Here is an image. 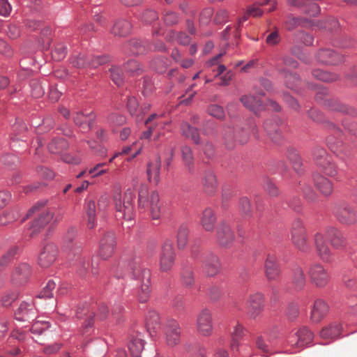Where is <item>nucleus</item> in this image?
Instances as JSON below:
<instances>
[{
	"label": "nucleus",
	"mask_w": 357,
	"mask_h": 357,
	"mask_svg": "<svg viewBox=\"0 0 357 357\" xmlns=\"http://www.w3.org/2000/svg\"><path fill=\"white\" fill-rule=\"evenodd\" d=\"M314 183L317 190L324 196H329L333 191V184L321 174L314 175Z\"/></svg>",
	"instance_id": "nucleus-27"
},
{
	"label": "nucleus",
	"mask_w": 357,
	"mask_h": 357,
	"mask_svg": "<svg viewBox=\"0 0 357 357\" xmlns=\"http://www.w3.org/2000/svg\"><path fill=\"white\" fill-rule=\"evenodd\" d=\"M197 328L198 332L204 336H209L213 332V318L211 312L203 309L197 315Z\"/></svg>",
	"instance_id": "nucleus-12"
},
{
	"label": "nucleus",
	"mask_w": 357,
	"mask_h": 357,
	"mask_svg": "<svg viewBox=\"0 0 357 357\" xmlns=\"http://www.w3.org/2000/svg\"><path fill=\"white\" fill-rule=\"evenodd\" d=\"M217 215L211 208H205L201 215L200 224L206 231L213 232L215 227Z\"/></svg>",
	"instance_id": "nucleus-26"
},
{
	"label": "nucleus",
	"mask_w": 357,
	"mask_h": 357,
	"mask_svg": "<svg viewBox=\"0 0 357 357\" xmlns=\"http://www.w3.org/2000/svg\"><path fill=\"white\" fill-rule=\"evenodd\" d=\"M181 281L186 287H191L193 284L195 279L192 267L188 266L182 270Z\"/></svg>",
	"instance_id": "nucleus-47"
},
{
	"label": "nucleus",
	"mask_w": 357,
	"mask_h": 357,
	"mask_svg": "<svg viewBox=\"0 0 357 357\" xmlns=\"http://www.w3.org/2000/svg\"><path fill=\"white\" fill-rule=\"evenodd\" d=\"M53 218L54 215L51 211L45 210L41 212L32 223L30 236L33 237L37 235Z\"/></svg>",
	"instance_id": "nucleus-22"
},
{
	"label": "nucleus",
	"mask_w": 357,
	"mask_h": 357,
	"mask_svg": "<svg viewBox=\"0 0 357 357\" xmlns=\"http://www.w3.org/2000/svg\"><path fill=\"white\" fill-rule=\"evenodd\" d=\"M181 151L182 160L184 163L186 171L189 174H192L195 172V162L191 148L185 145L181 146Z\"/></svg>",
	"instance_id": "nucleus-33"
},
{
	"label": "nucleus",
	"mask_w": 357,
	"mask_h": 357,
	"mask_svg": "<svg viewBox=\"0 0 357 357\" xmlns=\"http://www.w3.org/2000/svg\"><path fill=\"white\" fill-rule=\"evenodd\" d=\"M112 81L118 86L123 83L122 71L119 67H112L109 70Z\"/></svg>",
	"instance_id": "nucleus-57"
},
{
	"label": "nucleus",
	"mask_w": 357,
	"mask_h": 357,
	"mask_svg": "<svg viewBox=\"0 0 357 357\" xmlns=\"http://www.w3.org/2000/svg\"><path fill=\"white\" fill-rule=\"evenodd\" d=\"M135 197L134 192L128 189L122 198L121 195H116L113 198L116 210V217L118 219L131 220L134 218L133 200Z\"/></svg>",
	"instance_id": "nucleus-2"
},
{
	"label": "nucleus",
	"mask_w": 357,
	"mask_h": 357,
	"mask_svg": "<svg viewBox=\"0 0 357 357\" xmlns=\"http://www.w3.org/2000/svg\"><path fill=\"white\" fill-rule=\"evenodd\" d=\"M314 0H287L288 5L298 7L310 16H316L319 13V6Z\"/></svg>",
	"instance_id": "nucleus-23"
},
{
	"label": "nucleus",
	"mask_w": 357,
	"mask_h": 357,
	"mask_svg": "<svg viewBox=\"0 0 357 357\" xmlns=\"http://www.w3.org/2000/svg\"><path fill=\"white\" fill-rule=\"evenodd\" d=\"M314 160L316 164L320 167L324 163H327L331 165V160L326 154V151L320 147H317L313 151Z\"/></svg>",
	"instance_id": "nucleus-44"
},
{
	"label": "nucleus",
	"mask_w": 357,
	"mask_h": 357,
	"mask_svg": "<svg viewBox=\"0 0 357 357\" xmlns=\"http://www.w3.org/2000/svg\"><path fill=\"white\" fill-rule=\"evenodd\" d=\"M17 248L13 247L10 248L2 257L0 259V269L5 267L17 255Z\"/></svg>",
	"instance_id": "nucleus-53"
},
{
	"label": "nucleus",
	"mask_w": 357,
	"mask_h": 357,
	"mask_svg": "<svg viewBox=\"0 0 357 357\" xmlns=\"http://www.w3.org/2000/svg\"><path fill=\"white\" fill-rule=\"evenodd\" d=\"M325 232L328 240L334 248L341 250L347 246L346 238L342 232L337 228L328 227L326 229Z\"/></svg>",
	"instance_id": "nucleus-18"
},
{
	"label": "nucleus",
	"mask_w": 357,
	"mask_h": 357,
	"mask_svg": "<svg viewBox=\"0 0 357 357\" xmlns=\"http://www.w3.org/2000/svg\"><path fill=\"white\" fill-rule=\"evenodd\" d=\"M221 270V264L218 256L213 254L207 255L202 261V271L206 277H214Z\"/></svg>",
	"instance_id": "nucleus-15"
},
{
	"label": "nucleus",
	"mask_w": 357,
	"mask_h": 357,
	"mask_svg": "<svg viewBox=\"0 0 357 357\" xmlns=\"http://www.w3.org/2000/svg\"><path fill=\"white\" fill-rule=\"evenodd\" d=\"M308 275L312 284L318 288L325 287L331 280V275L328 269L319 263L310 266Z\"/></svg>",
	"instance_id": "nucleus-5"
},
{
	"label": "nucleus",
	"mask_w": 357,
	"mask_h": 357,
	"mask_svg": "<svg viewBox=\"0 0 357 357\" xmlns=\"http://www.w3.org/2000/svg\"><path fill=\"white\" fill-rule=\"evenodd\" d=\"M189 226L186 223L181 224L176 231V243L179 250L184 249L188 242Z\"/></svg>",
	"instance_id": "nucleus-36"
},
{
	"label": "nucleus",
	"mask_w": 357,
	"mask_h": 357,
	"mask_svg": "<svg viewBox=\"0 0 357 357\" xmlns=\"http://www.w3.org/2000/svg\"><path fill=\"white\" fill-rule=\"evenodd\" d=\"M222 138L225 146L228 149H233L237 143L235 130L230 126L223 127L222 130Z\"/></svg>",
	"instance_id": "nucleus-37"
},
{
	"label": "nucleus",
	"mask_w": 357,
	"mask_h": 357,
	"mask_svg": "<svg viewBox=\"0 0 357 357\" xmlns=\"http://www.w3.org/2000/svg\"><path fill=\"white\" fill-rule=\"evenodd\" d=\"M183 135L191 139L194 143L198 144L200 143V137L197 129L192 127L188 123L183 122L181 126Z\"/></svg>",
	"instance_id": "nucleus-41"
},
{
	"label": "nucleus",
	"mask_w": 357,
	"mask_h": 357,
	"mask_svg": "<svg viewBox=\"0 0 357 357\" xmlns=\"http://www.w3.org/2000/svg\"><path fill=\"white\" fill-rule=\"evenodd\" d=\"M86 226L88 229H93L96 226V204L94 201H89L86 208Z\"/></svg>",
	"instance_id": "nucleus-42"
},
{
	"label": "nucleus",
	"mask_w": 357,
	"mask_h": 357,
	"mask_svg": "<svg viewBox=\"0 0 357 357\" xmlns=\"http://www.w3.org/2000/svg\"><path fill=\"white\" fill-rule=\"evenodd\" d=\"M20 217V213L17 209H13L6 213L3 216L0 217V224L6 225L17 220Z\"/></svg>",
	"instance_id": "nucleus-51"
},
{
	"label": "nucleus",
	"mask_w": 357,
	"mask_h": 357,
	"mask_svg": "<svg viewBox=\"0 0 357 357\" xmlns=\"http://www.w3.org/2000/svg\"><path fill=\"white\" fill-rule=\"evenodd\" d=\"M144 345V341L140 338H135L129 343L128 349L132 357H140Z\"/></svg>",
	"instance_id": "nucleus-45"
},
{
	"label": "nucleus",
	"mask_w": 357,
	"mask_h": 357,
	"mask_svg": "<svg viewBox=\"0 0 357 357\" xmlns=\"http://www.w3.org/2000/svg\"><path fill=\"white\" fill-rule=\"evenodd\" d=\"M264 274L268 281H278L280 276V268L275 255L268 254L264 262Z\"/></svg>",
	"instance_id": "nucleus-14"
},
{
	"label": "nucleus",
	"mask_w": 357,
	"mask_h": 357,
	"mask_svg": "<svg viewBox=\"0 0 357 357\" xmlns=\"http://www.w3.org/2000/svg\"><path fill=\"white\" fill-rule=\"evenodd\" d=\"M138 202L139 206L141 208H146L149 206L153 219L158 220L160 218L161 209L159 195L157 192L153 191L148 196L147 187L145 185H142L138 192Z\"/></svg>",
	"instance_id": "nucleus-3"
},
{
	"label": "nucleus",
	"mask_w": 357,
	"mask_h": 357,
	"mask_svg": "<svg viewBox=\"0 0 357 357\" xmlns=\"http://www.w3.org/2000/svg\"><path fill=\"white\" fill-rule=\"evenodd\" d=\"M116 236L113 231H107L100 240L98 256L103 260L110 258L116 248Z\"/></svg>",
	"instance_id": "nucleus-9"
},
{
	"label": "nucleus",
	"mask_w": 357,
	"mask_h": 357,
	"mask_svg": "<svg viewBox=\"0 0 357 357\" xmlns=\"http://www.w3.org/2000/svg\"><path fill=\"white\" fill-rule=\"evenodd\" d=\"M124 50L135 55L144 54L147 50L146 43L133 38L125 45Z\"/></svg>",
	"instance_id": "nucleus-35"
},
{
	"label": "nucleus",
	"mask_w": 357,
	"mask_h": 357,
	"mask_svg": "<svg viewBox=\"0 0 357 357\" xmlns=\"http://www.w3.org/2000/svg\"><path fill=\"white\" fill-rule=\"evenodd\" d=\"M160 326V316L155 311L149 312L146 317V326L147 330L151 333V331H155Z\"/></svg>",
	"instance_id": "nucleus-43"
},
{
	"label": "nucleus",
	"mask_w": 357,
	"mask_h": 357,
	"mask_svg": "<svg viewBox=\"0 0 357 357\" xmlns=\"http://www.w3.org/2000/svg\"><path fill=\"white\" fill-rule=\"evenodd\" d=\"M161 167V158L157 156L153 161L149 162L147 165V176L150 181H153L155 184L160 181V170Z\"/></svg>",
	"instance_id": "nucleus-29"
},
{
	"label": "nucleus",
	"mask_w": 357,
	"mask_h": 357,
	"mask_svg": "<svg viewBox=\"0 0 357 357\" xmlns=\"http://www.w3.org/2000/svg\"><path fill=\"white\" fill-rule=\"evenodd\" d=\"M71 63L75 67L78 68H84L89 66V58L83 54L74 56L71 59Z\"/></svg>",
	"instance_id": "nucleus-54"
},
{
	"label": "nucleus",
	"mask_w": 357,
	"mask_h": 357,
	"mask_svg": "<svg viewBox=\"0 0 357 357\" xmlns=\"http://www.w3.org/2000/svg\"><path fill=\"white\" fill-rule=\"evenodd\" d=\"M59 255L58 247L52 243L46 244L41 250L38 256V264L42 268H47L52 265Z\"/></svg>",
	"instance_id": "nucleus-11"
},
{
	"label": "nucleus",
	"mask_w": 357,
	"mask_h": 357,
	"mask_svg": "<svg viewBox=\"0 0 357 357\" xmlns=\"http://www.w3.org/2000/svg\"><path fill=\"white\" fill-rule=\"evenodd\" d=\"M36 310L32 301L22 302L15 313V318L20 321H28L35 317Z\"/></svg>",
	"instance_id": "nucleus-24"
},
{
	"label": "nucleus",
	"mask_w": 357,
	"mask_h": 357,
	"mask_svg": "<svg viewBox=\"0 0 357 357\" xmlns=\"http://www.w3.org/2000/svg\"><path fill=\"white\" fill-rule=\"evenodd\" d=\"M31 268L26 263H21L17 265L11 276L12 281L17 284H24L31 275Z\"/></svg>",
	"instance_id": "nucleus-20"
},
{
	"label": "nucleus",
	"mask_w": 357,
	"mask_h": 357,
	"mask_svg": "<svg viewBox=\"0 0 357 357\" xmlns=\"http://www.w3.org/2000/svg\"><path fill=\"white\" fill-rule=\"evenodd\" d=\"M287 158L292 164L294 170L298 172L301 169L302 161L297 152L292 149L289 150Z\"/></svg>",
	"instance_id": "nucleus-48"
},
{
	"label": "nucleus",
	"mask_w": 357,
	"mask_h": 357,
	"mask_svg": "<svg viewBox=\"0 0 357 357\" xmlns=\"http://www.w3.org/2000/svg\"><path fill=\"white\" fill-rule=\"evenodd\" d=\"M236 139L240 144H244L247 143L250 139V134L247 129H239L235 130Z\"/></svg>",
	"instance_id": "nucleus-62"
},
{
	"label": "nucleus",
	"mask_w": 357,
	"mask_h": 357,
	"mask_svg": "<svg viewBox=\"0 0 357 357\" xmlns=\"http://www.w3.org/2000/svg\"><path fill=\"white\" fill-rule=\"evenodd\" d=\"M282 123L278 118L268 119L264 123V129L274 143H280L282 140V131L280 127Z\"/></svg>",
	"instance_id": "nucleus-17"
},
{
	"label": "nucleus",
	"mask_w": 357,
	"mask_h": 357,
	"mask_svg": "<svg viewBox=\"0 0 357 357\" xmlns=\"http://www.w3.org/2000/svg\"><path fill=\"white\" fill-rule=\"evenodd\" d=\"M342 330L341 324L334 322L323 328L320 332V336L323 339L333 340L340 335Z\"/></svg>",
	"instance_id": "nucleus-34"
},
{
	"label": "nucleus",
	"mask_w": 357,
	"mask_h": 357,
	"mask_svg": "<svg viewBox=\"0 0 357 357\" xmlns=\"http://www.w3.org/2000/svg\"><path fill=\"white\" fill-rule=\"evenodd\" d=\"M248 315L253 319L259 317L264 308V296L261 293L250 294L247 300Z\"/></svg>",
	"instance_id": "nucleus-10"
},
{
	"label": "nucleus",
	"mask_w": 357,
	"mask_h": 357,
	"mask_svg": "<svg viewBox=\"0 0 357 357\" xmlns=\"http://www.w3.org/2000/svg\"><path fill=\"white\" fill-rule=\"evenodd\" d=\"M203 185L207 193H212L217 188L218 182L213 172L206 171L202 178Z\"/></svg>",
	"instance_id": "nucleus-39"
},
{
	"label": "nucleus",
	"mask_w": 357,
	"mask_h": 357,
	"mask_svg": "<svg viewBox=\"0 0 357 357\" xmlns=\"http://www.w3.org/2000/svg\"><path fill=\"white\" fill-rule=\"evenodd\" d=\"M279 72L283 76L286 86L289 89H295L300 82L299 76L290 72L289 70H285L284 68H280Z\"/></svg>",
	"instance_id": "nucleus-40"
},
{
	"label": "nucleus",
	"mask_w": 357,
	"mask_h": 357,
	"mask_svg": "<svg viewBox=\"0 0 357 357\" xmlns=\"http://www.w3.org/2000/svg\"><path fill=\"white\" fill-rule=\"evenodd\" d=\"M296 40L305 45H311L313 43V36L304 31H299L296 35Z\"/></svg>",
	"instance_id": "nucleus-59"
},
{
	"label": "nucleus",
	"mask_w": 357,
	"mask_h": 357,
	"mask_svg": "<svg viewBox=\"0 0 357 357\" xmlns=\"http://www.w3.org/2000/svg\"><path fill=\"white\" fill-rule=\"evenodd\" d=\"M315 250L320 259L325 262H328L332 257V252L326 243L324 234L317 232L313 236Z\"/></svg>",
	"instance_id": "nucleus-16"
},
{
	"label": "nucleus",
	"mask_w": 357,
	"mask_h": 357,
	"mask_svg": "<svg viewBox=\"0 0 357 357\" xmlns=\"http://www.w3.org/2000/svg\"><path fill=\"white\" fill-rule=\"evenodd\" d=\"M132 28L130 22L126 20H117L110 29V33L114 36L123 37L130 33Z\"/></svg>",
	"instance_id": "nucleus-30"
},
{
	"label": "nucleus",
	"mask_w": 357,
	"mask_h": 357,
	"mask_svg": "<svg viewBox=\"0 0 357 357\" xmlns=\"http://www.w3.org/2000/svg\"><path fill=\"white\" fill-rule=\"evenodd\" d=\"M215 236L218 245L224 248H231L235 240L234 231L229 224L225 221L218 225Z\"/></svg>",
	"instance_id": "nucleus-8"
},
{
	"label": "nucleus",
	"mask_w": 357,
	"mask_h": 357,
	"mask_svg": "<svg viewBox=\"0 0 357 357\" xmlns=\"http://www.w3.org/2000/svg\"><path fill=\"white\" fill-rule=\"evenodd\" d=\"M124 68L131 75H138L142 72V68L136 60L128 61L124 65Z\"/></svg>",
	"instance_id": "nucleus-50"
},
{
	"label": "nucleus",
	"mask_w": 357,
	"mask_h": 357,
	"mask_svg": "<svg viewBox=\"0 0 357 357\" xmlns=\"http://www.w3.org/2000/svg\"><path fill=\"white\" fill-rule=\"evenodd\" d=\"M313 333L307 328H301L296 333V341L294 344L297 347H301L312 342Z\"/></svg>",
	"instance_id": "nucleus-32"
},
{
	"label": "nucleus",
	"mask_w": 357,
	"mask_h": 357,
	"mask_svg": "<svg viewBox=\"0 0 357 357\" xmlns=\"http://www.w3.org/2000/svg\"><path fill=\"white\" fill-rule=\"evenodd\" d=\"M245 333V328L241 324L236 322L230 331L231 337L230 347L232 350H236L238 349L239 346V342L243 339Z\"/></svg>",
	"instance_id": "nucleus-31"
},
{
	"label": "nucleus",
	"mask_w": 357,
	"mask_h": 357,
	"mask_svg": "<svg viewBox=\"0 0 357 357\" xmlns=\"http://www.w3.org/2000/svg\"><path fill=\"white\" fill-rule=\"evenodd\" d=\"M66 55V47L62 43H59L54 48L52 53V58L55 61H60L63 59Z\"/></svg>",
	"instance_id": "nucleus-55"
},
{
	"label": "nucleus",
	"mask_w": 357,
	"mask_h": 357,
	"mask_svg": "<svg viewBox=\"0 0 357 357\" xmlns=\"http://www.w3.org/2000/svg\"><path fill=\"white\" fill-rule=\"evenodd\" d=\"M335 216L338 221L344 225H352L357 221L356 211L348 204H340L336 208Z\"/></svg>",
	"instance_id": "nucleus-13"
},
{
	"label": "nucleus",
	"mask_w": 357,
	"mask_h": 357,
	"mask_svg": "<svg viewBox=\"0 0 357 357\" xmlns=\"http://www.w3.org/2000/svg\"><path fill=\"white\" fill-rule=\"evenodd\" d=\"M82 312L78 311L77 312V318H82V315H87V318L84 322V327L89 328L91 327L93 324V313L91 312L89 314V310L87 308L80 309Z\"/></svg>",
	"instance_id": "nucleus-58"
},
{
	"label": "nucleus",
	"mask_w": 357,
	"mask_h": 357,
	"mask_svg": "<svg viewBox=\"0 0 357 357\" xmlns=\"http://www.w3.org/2000/svg\"><path fill=\"white\" fill-rule=\"evenodd\" d=\"M208 113L217 119H222L225 117L223 108L218 105H211L208 108Z\"/></svg>",
	"instance_id": "nucleus-56"
},
{
	"label": "nucleus",
	"mask_w": 357,
	"mask_h": 357,
	"mask_svg": "<svg viewBox=\"0 0 357 357\" xmlns=\"http://www.w3.org/2000/svg\"><path fill=\"white\" fill-rule=\"evenodd\" d=\"M56 287V283L50 280H49L45 286L43 288L42 291L38 295V298H51L53 296V291Z\"/></svg>",
	"instance_id": "nucleus-52"
},
{
	"label": "nucleus",
	"mask_w": 357,
	"mask_h": 357,
	"mask_svg": "<svg viewBox=\"0 0 357 357\" xmlns=\"http://www.w3.org/2000/svg\"><path fill=\"white\" fill-rule=\"evenodd\" d=\"M176 258L173 243L165 241L161 248L160 254V269L162 272H169L172 270Z\"/></svg>",
	"instance_id": "nucleus-7"
},
{
	"label": "nucleus",
	"mask_w": 357,
	"mask_h": 357,
	"mask_svg": "<svg viewBox=\"0 0 357 357\" xmlns=\"http://www.w3.org/2000/svg\"><path fill=\"white\" fill-rule=\"evenodd\" d=\"M108 59L105 56H96L89 58V67L97 68L98 66L105 63Z\"/></svg>",
	"instance_id": "nucleus-64"
},
{
	"label": "nucleus",
	"mask_w": 357,
	"mask_h": 357,
	"mask_svg": "<svg viewBox=\"0 0 357 357\" xmlns=\"http://www.w3.org/2000/svg\"><path fill=\"white\" fill-rule=\"evenodd\" d=\"M239 211L242 215L245 217L251 216L252 208L250 202L248 197H243L239 199Z\"/></svg>",
	"instance_id": "nucleus-49"
},
{
	"label": "nucleus",
	"mask_w": 357,
	"mask_h": 357,
	"mask_svg": "<svg viewBox=\"0 0 357 357\" xmlns=\"http://www.w3.org/2000/svg\"><path fill=\"white\" fill-rule=\"evenodd\" d=\"M291 282L296 290H301L305 286V275L302 268L296 266L292 269Z\"/></svg>",
	"instance_id": "nucleus-38"
},
{
	"label": "nucleus",
	"mask_w": 357,
	"mask_h": 357,
	"mask_svg": "<svg viewBox=\"0 0 357 357\" xmlns=\"http://www.w3.org/2000/svg\"><path fill=\"white\" fill-rule=\"evenodd\" d=\"M319 63L335 65L343 61V56L331 49H321L316 55Z\"/></svg>",
	"instance_id": "nucleus-21"
},
{
	"label": "nucleus",
	"mask_w": 357,
	"mask_h": 357,
	"mask_svg": "<svg viewBox=\"0 0 357 357\" xmlns=\"http://www.w3.org/2000/svg\"><path fill=\"white\" fill-rule=\"evenodd\" d=\"M68 146L67 142L64 139H56L52 140L48 144V149L52 153H59Z\"/></svg>",
	"instance_id": "nucleus-46"
},
{
	"label": "nucleus",
	"mask_w": 357,
	"mask_h": 357,
	"mask_svg": "<svg viewBox=\"0 0 357 357\" xmlns=\"http://www.w3.org/2000/svg\"><path fill=\"white\" fill-rule=\"evenodd\" d=\"M241 102L245 107L255 114L264 109L265 107H269L275 112L280 110V107L276 102L267 100L266 102L264 103L259 98L251 95L242 96Z\"/></svg>",
	"instance_id": "nucleus-6"
},
{
	"label": "nucleus",
	"mask_w": 357,
	"mask_h": 357,
	"mask_svg": "<svg viewBox=\"0 0 357 357\" xmlns=\"http://www.w3.org/2000/svg\"><path fill=\"white\" fill-rule=\"evenodd\" d=\"M181 329L175 320L168 321L165 328L166 342L169 346H175L180 342Z\"/></svg>",
	"instance_id": "nucleus-25"
},
{
	"label": "nucleus",
	"mask_w": 357,
	"mask_h": 357,
	"mask_svg": "<svg viewBox=\"0 0 357 357\" xmlns=\"http://www.w3.org/2000/svg\"><path fill=\"white\" fill-rule=\"evenodd\" d=\"M48 328V322L38 321L33 324L30 331L32 333L40 335Z\"/></svg>",
	"instance_id": "nucleus-60"
},
{
	"label": "nucleus",
	"mask_w": 357,
	"mask_h": 357,
	"mask_svg": "<svg viewBox=\"0 0 357 357\" xmlns=\"http://www.w3.org/2000/svg\"><path fill=\"white\" fill-rule=\"evenodd\" d=\"M340 24L335 19H328L323 22H321V28L329 31L337 30Z\"/></svg>",
	"instance_id": "nucleus-63"
},
{
	"label": "nucleus",
	"mask_w": 357,
	"mask_h": 357,
	"mask_svg": "<svg viewBox=\"0 0 357 357\" xmlns=\"http://www.w3.org/2000/svg\"><path fill=\"white\" fill-rule=\"evenodd\" d=\"M170 38H172L173 40L175 39L177 40V42L181 45H186L190 43V38L186 35L185 33H176L174 32H171L169 33Z\"/></svg>",
	"instance_id": "nucleus-61"
},
{
	"label": "nucleus",
	"mask_w": 357,
	"mask_h": 357,
	"mask_svg": "<svg viewBox=\"0 0 357 357\" xmlns=\"http://www.w3.org/2000/svg\"><path fill=\"white\" fill-rule=\"evenodd\" d=\"M133 277L142 284L138 290V299L140 303H146L151 294V272L142 267L139 259H134L129 264Z\"/></svg>",
	"instance_id": "nucleus-1"
},
{
	"label": "nucleus",
	"mask_w": 357,
	"mask_h": 357,
	"mask_svg": "<svg viewBox=\"0 0 357 357\" xmlns=\"http://www.w3.org/2000/svg\"><path fill=\"white\" fill-rule=\"evenodd\" d=\"M96 118L93 111L89 112H76L73 114V121L75 123L84 129L90 130Z\"/></svg>",
	"instance_id": "nucleus-19"
},
{
	"label": "nucleus",
	"mask_w": 357,
	"mask_h": 357,
	"mask_svg": "<svg viewBox=\"0 0 357 357\" xmlns=\"http://www.w3.org/2000/svg\"><path fill=\"white\" fill-rule=\"evenodd\" d=\"M291 237L292 243L301 252H307L310 251V245L307 242V231L301 220L296 219L293 222Z\"/></svg>",
	"instance_id": "nucleus-4"
},
{
	"label": "nucleus",
	"mask_w": 357,
	"mask_h": 357,
	"mask_svg": "<svg viewBox=\"0 0 357 357\" xmlns=\"http://www.w3.org/2000/svg\"><path fill=\"white\" fill-rule=\"evenodd\" d=\"M328 306L327 303L321 299L314 301L311 312V320L314 323L319 322L327 314Z\"/></svg>",
	"instance_id": "nucleus-28"
}]
</instances>
